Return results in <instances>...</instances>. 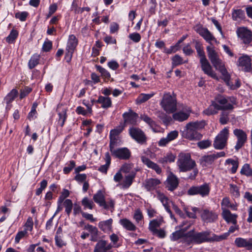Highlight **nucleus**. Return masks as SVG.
I'll list each match as a JSON object with an SVG mask.
<instances>
[{"label":"nucleus","instance_id":"09e8293b","mask_svg":"<svg viewBox=\"0 0 252 252\" xmlns=\"http://www.w3.org/2000/svg\"><path fill=\"white\" fill-rule=\"evenodd\" d=\"M63 205L65 208V211L69 216L72 209L73 204L72 201L70 199H67L64 201Z\"/></svg>","mask_w":252,"mask_h":252},{"label":"nucleus","instance_id":"0eeeda50","mask_svg":"<svg viewBox=\"0 0 252 252\" xmlns=\"http://www.w3.org/2000/svg\"><path fill=\"white\" fill-rule=\"evenodd\" d=\"M161 107L167 113H173L177 109V101L174 94L169 93H165L160 102Z\"/></svg>","mask_w":252,"mask_h":252},{"label":"nucleus","instance_id":"f3484780","mask_svg":"<svg viewBox=\"0 0 252 252\" xmlns=\"http://www.w3.org/2000/svg\"><path fill=\"white\" fill-rule=\"evenodd\" d=\"M238 65L242 67V69L246 72H249L252 69L251 59L247 55H244L239 58Z\"/></svg>","mask_w":252,"mask_h":252},{"label":"nucleus","instance_id":"e2e57ef3","mask_svg":"<svg viewBox=\"0 0 252 252\" xmlns=\"http://www.w3.org/2000/svg\"><path fill=\"white\" fill-rule=\"evenodd\" d=\"M128 37L135 43L139 42L141 40V37L139 33L133 32L128 35Z\"/></svg>","mask_w":252,"mask_h":252},{"label":"nucleus","instance_id":"052dcab7","mask_svg":"<svg viewBox=\"0 0 252 252\" xmlns=\"http://www.w3.org/2000/svg\"><path fill=\"white\" fill-rule=\"evenodd\" d=\"M67 166L64 167L63 171L65 174L69 173L75 166V162L73 160H71L67 164Z\"/></svg>","mask_w":252,"mask_h":252},{"label":"nucleus","instance_id":"8fccbe9b","mask_svg":"<svg viewBox=\"0 0 252 252\" xmlns=\"http://www.w3.org/2000/svg\"><path fill=\"white\" fill-rule=\"evenodd\" d=\"M95 67L97 71H98L101 74V76L105 79H110L111 75L110 73L106 70L105 68H103L100 65H95Z\"/></svg>","mask_w":252,"mask_h":252},{"label":"nucleus","instance_id":"37998d69","mask_svg":"<svg viewBox=\"0 0 252 252\" xmlns=\"http://www.w3.org/2000/svg\"><path fill=\"white\" fill-rule=\"evenodd\" d=\"M229 121V113L225 111V110H223L220 115V123L221 125H225L227 124Z\"/></svg>","mask_w":252,"mask_h":252},{"label":"nucleus","instance_id":"aec40b11","mask_svg":"<svg viewBox=\"0 0 252 252\" xmlns=\"http://www.w3.org/2000/svg\"><path fill=\"white\" fill-rule=\"evenodd\" d=\"M200 213L202 220L207 223L213 222L218 218L216 213L208 210H203Z\"/></svg>","mask_w":252,"mask_h":252},{"label":"nucleus","instance_id":"a19ab883","mask_svg":"<svg viewBox=\"0 0 252 252\" xmlns=\"http://www.w3.org/2000/svg\"><path fill=\"white\" fill-rule=\"evenodd\" d=\"M125 125L121 124L119 126H117L115 128L112 129L110 132V135L115 137H119V134L123 131L125 128Z\"/></svg>","mask_w":252,"mask_h":252},{"label":"nucleus","instance_id":"a211bd4d","mask_svg":"<svg viewBox=\"0 0 252 252\" xmlns=\"http://www.w3.org/2000/svg\"><path fill=\"white\" fill-rule=\"evenodd\" d=\"M238 36L241 38L245 44H249L252 39V32L245 28H240L237 31Z\"/></svg>","mask_w":252,"mask_h":252},{"label":"nucleus","instance_id":"69168bd1","mask_svg":"<svg viewBox=\"0 0 252 252\" xmlns=\"http://www.w3.org/2000/svg\"><path fill=\"white\" fill-rule=\"evenodd\" d=\"M178 135L179 133L178 131L173 130L168 133L166 137L171 142L177 138Z\"/></svg>","mask_w":252,"mask_h":252},{"label":"nucleus","instance_id":"9b49d317","mask_svg":"<svg viewBox=\"0 0 252 252\" xmlns=\"http://www.w3.org/2000/svg\"><path fill=\"white\" fill-rule=\"evenodd\" d=\"M128 132L132 138L135 140L138 143L142 145L146 143L147 136L140 128L132 127L129 129Z\"/></svg>","mask_w":252,"mask_h":252},{"label":"nucleus","instance_id":"ea45409f","mask_svg":"<svg viewBox=\"0 0 252 252\" xmlns=\"http://www.w3.org/2000/svg\"><path fill=\"white\" fill-rule=\"evenodd\" d=\"M82 204L84 209H93L95 205L93 200L89 199L88 197H84L82 200Z\"/></svg>","mask_w":252,"mask_h":252},{"label":"nucleus","instance_id":"473e14b6","mask_svg":"<svg viewBox=\"0 0 252 252\" xmlns=\"http://www.w3.org/2000/svg\"><path fill=\"white\" fill-rule=\"evenodd\" d=\"M175 157V156L172 153L168 152L163 157L159 158L158 162L163 164L168 162H172L174 161Z\"/></svg>","mask_w":252,"mask_h":252},{"label":"nucleus","instance_id":"603ef678","mask_svg":"<svg viewBox=\"0 0 252 252\" xmlns=\"http://www.w3.org/2000/svg\"><path fill=\"white\" fill-rule=\"evenodd\" d=\"M185 234L186 233H184L180 231H176L172 234L171 239L172 241H175L179 240L180 238H182V242H183L184 237Z\"/></svg>","mask_w":252,"mask_h":252},{"label":"nucleus","instance_id":"c03bdc74","mask_svg":"<svg viewBox=\"0 0 252 252\" xmlns=\"http://www.w3.org/2000/svg\"><path fill=\"white\" fill-rule=\"evenodd\" d=\"M172 65L176 66L187 62V61H184L183 58L179 55H175L172 58Z\"/></svg>","mask_w":252,"mask_h":252},{"label":"nucleus","instance_id":"338daca9","mask_svg":"<svg viewBox=\"0 0 252 252\" xmlns=\"http://www.w3.org/2000/svg\"><path fill=\"white\" fill-rule=\"evenodd\" d=\"M153 235H157L159 238H164L166 236V233L163 229H157L152 232Z\"/></svg>","mask_w":252,"mask_h":252},{"label":"nucleus","instance_id":"864d4df0","mask_svg":"<svg viewBox=\"0 0 252 252\" xmlns=\"http://www.w3.org/2000/svg\"><path fill=\"white\" fill-rule=\"evenodd\" d=\"M158 117L166 125H168L171 121V118L170 116L162 112H159Z\"/></svg>","mask_w":252,"mask_h":252},{"label":"nucleus","instance_id":"6e6552de","mask_svg":"<svg viewBox=\"0 0 252 252\" xmlns=\"http://www.w3.org/2000/svg\"><path fill=\"white\" fill-rule=\"evenodd\" d=\"M229 135V128L225 127L216 137L213 143L214 148L217 150L223 149L227 145Z\"/></svg>","mask_w":252,"mask_h":252},{"label":"nucleus","instance_id":"a18cd8bd","mask_svg":"<svg viewBox=\"0 0 252 252\" xmlns=\"http://www.w3.org/2000/svg\"><path fill=\"white\" fill-rule=\"evenodd\" d=\"M18 35V32L16 30H12L9 35L6 37V41L8 43H12L14 42Z\"/></svg>","mask_w":252,"mask_h":252},{"label":"nucleus","instance_id":"39448f33","mask_svg":"<svg viewBox=\"0 0 252 252\" xmlns=\"http://www.w3.org/2000/svg\"><path fill=\"white\" fill-rule=\"evenodd\" d=\"M208 56L211 63L216 70H219L224 77L225 81L230 78L229 75L225 67L224 64L220 59L218 53L212 46H208L206 48Z\"/></svg>","mask_w":252,"mask_h":252},{"label":"nucleus","instance_id":"423d86ee","mask_svg":"<svg viewBox=\"0 0 252 252\" xmlns=\"http://www.w3.org/2000/svg\"><path fill=\"white\" fill-rule=\"evenodd\" d=\"M204 126V123L202 122H190L186 125L185 137L189 140H198L202 138V135L198 132V130Z\"/></svg>","mask_w":252,"mask_h":252},{"label":"nucleus","instance_id":"79ce46f5","mask_svg":"<svg viewBox=\"0 0 252 252\" xmlns=\"http://www.w3.org/2000/svg\"><path fill=\"white\" fill-rule=\"evenodd\" d=\"M240 173L241 174L247 176H252V169L249 164H245L241 168Z\"/></svg>","mask_w":252,"mask_h":252},{"label":"nucleus","instance_id":"6e6d98bb","mask_svg":"<svg viewBox=\"0 0 252 252\" xmlns=\"http://www.w3.org/2000/svg\"><path fill=\"white\" fill-rule=\"evenodd\" d=\"M29 15L28 12H18L15 14V18L19 19L21 21H25L26 19Z\"/></svg>","mask_w":252,"mask_h":252},{"label":"nucleus","instance_id":"393cba45","mask_svg":"<svg viewBox=\"0 0 252 252\" xmlns=\"http://www.w3.org/2000/svg\"><path fill=\"white\" fill-rule=\"evenodd\" d=\"M141 160L142 162L145 164L148 168L154 170L157 174H160L161 172V169L156 163L153 162L149 158L145 156H142Z\"/></svg>","mask_w":252,"mask_h":252},{"label":"nucleus","instance_id":"49530a36","mask_svg":"<svg viewBox=\"0 0 252 252\" xmlns=\"http://www.w3.org/2000/svg\"><path fill=\"white\" fill-rule=\"evenodd\" d=\"M140 118L141 120L147 123L151 127L153 128L155 126V122L148 115L142 114L140 115Z\"/></svg>","mask_w":252,"mask_h":252},{"label":"nucleus","instance_id":"72a5a7b5","mask_svg":"<svg viewBox=\"0 0 252 252\" xmlns=\"http://www.w3.org/2000/svg\"><path fill=\"white\" fill-rule=\"evenodd\" d=\"M155 95V93H152L149 94H141L139 95L138 97L137 98L136 100V103L137 104H141L143 103L147 100H148L149 99H150L151 97H152Z\"/></svg>","mask_w":252,"mask_h":252},{"label":"nucleus","instance_id":"f257e3e1","mask_svg":"<svg viewBox=\"0 0 252 252\" xmlns=\"http://www.w3.org/2000/svg\"><path fill=\"white\" fill-rule=\"evenodd\" d=\"M218 242L217 235L210 230L196 232L191 230L185 234L183 243L187 246L192 244H200L205 242Z\"/></svg>","mask_w":252,"mask_h":252},{"label":"nucleus","instance_id":"774afa93","mask_svg":"<svg viewBox=\"0 0 252 252\" xmlns=\"http://www.w3.org/2000/svg\"><path fill=\"white\" fill-rule=\"evenodd\" d=\"M32 91V89L29 87H25L24 90H21L20 94V99H23L26 97Z\"/></svg>","mask_w":252,"mask_h":252},{"label":"nucleus","instance_id":"5fc2aeb1","mask_svg":"<svg viewBox=\"0 0 252 252\" xmlns=\"http://www.w3.org/2000/svg\"><path fill=\"white\" fill-rule=\"evenodd\" d=\"M110 239L111 242L113 243L112 246L113 248H118L121 245L117 244V242L119 241V238L117 235L115 233H113L111 235H110Z\"/></svg>","mask_w":252,"mask_h":252},{"label":"nucleus","instance_id":"7ed1b4c3","mask_svg":"<svg viewBox=\"0 0 252 252\" xmlns=\"http://www.w3.org/2000/svg\"><path fill=\"white\" fill-rule=\"evenodd\" d=\"M233 105L228 102V100L223 95H218L215 97V100L212 101L211 104L203 112L207 116L215 115L219 110H232Z\"/></svg>","mask_w":252,"mask_h":252},{"label":"nucleus","instance_id":"f03ea898","mask_svg":"<svg viewBox=\"0 0 252 252\" xmlns=\"http://www.w3.org/2000/svg\"><path fill=\"white\" fill-rule=\"evenodd\" d=\"M177 164L180 172H187L193 169V173L190 174L189 178L191 180L195 178L198 171L197 168H195V162L191 158L189 154L181 153L179 155Z\"/></svg>","mask_w":252,"mask_h":252},{"label":"nucleus","instance_id":"bf43d9fd","mask_svg":"<svg viewBox=\"0 0 252 252\" xmlns=\"http://www.w3.org/2000/svg\"><path fill=\"white\" fill-rule=\"evenodd\" d=\"M84 229L87 230H88L91 233V235L98 234V229L95 226H93L89 224L85 226Z\"/></svg>","mask_w":252,"mask_h":252},{"label":"nucleus","instance_id":"412c9836","mask_svg":"<svg viewBox=\"0 0 252 252\" xmlns=\"http://www.w3.org/2000/svg\"><path fill=\"white\" fill-rule=\"evenodd\" d=\"M167 188L170 191L175 190L178 186L179 180L178 178L172 173L168 175L167 180Z\"/></svg>","mask_w":252,"mask_h":252},{"label":"nucleus","instance_id":"c9c22d12","mask_svg":"<svg viewBox=\"0 0 252 252\" xmlns=\"http://www.w3.org/2000/svg\"><path fill=\"white\" fill-rule=\"evenodd\" d=\"M39 59L40 56L39 55L36 54L33 55L28 63L29 68L32 69L37 65L39 63Z\"/></svg>","mask_w":252,"mask_h":252},{"label":"nucleus","instance_id":"6ab92c4d","mask_svg":"<svg viewBox=\"0 0 252 252\" xmlns=\"http://www.w3.org/2000/svg\"><path fill=\"white\" fill-rule=\"evenodd\" d=\"M123 117L125 125L126 124L135 125L136 123L138 115L130 109L128 112H125L123 114Z\"/></svg>","mask_w":252,"mask_h":252},{"label":"nucleus","instance_id":"680f3d73","mask_svg":"<svg viewBox=\"0 0 252 252\" xmlns=\"http://www.w3.org/2000/svg\"><path fill=\"white\" fill-rule=\"evenodd\" d=\"M158 198L162 203L165 209L169 208L168 206V198L162 194H159L158 195Z\"/></svg>","mask_w":252,"mask_h":252},{"label":"nucleus","instance_id":"58836bf2","mask_svg":"<svg viewBox=\"0 0 252 252\" xmlns=\"http://www.w3.org/2000/svg\"><path fill=\"white\" fill-rule=\"evenodd\" d=\"M229 191L232 196L238 198L240 196V193L239 188L236 185L229 184Z\"/></svg>","mask_w":252,"mask_h":252},{"label":"nucleus","instance_id":"7c9ffc66","mask_svg":"<svg viewBox=\"0 0 252 252\" xmlns=\"http://www.w3.org/2000/svg\"><path fill=\"white\" fill-rule=\"evenodd\" d=\"M234 225V226H231L230 227L228 232L220 235H217V239H218V242L226 239L229 236L230 233H233L235 230L239 229V226L237 225V224Z\"/></svg>","mask_w":252,"mask_h":252},{"label":"nucleus","instance_id":"f704fd0d","mask_svg":"<svg viewBox=\"0 0 252 252\" xmlns=\"http://www.w3.org/2000/svg\"><path fill=\"white\" fill-rule=\"evenodd\" d=\"M215 160L213 155L204 156L200 159L201 164L204 166L211 164Z\"/></svg>","mask_w":252,"mask_h":252},{"label":"nucleus","instance_id":"bb28decb","mask_svg":"<svg viewBox=\"0 0 252 252\" xmlns=\"http://www.w3.org/2000/svg\"><path fill=\"white\" fill-rule=\"evenodd\" d=\"M112 222L113 220L112 219L104 221H101L99 222L98 227L103 232L105 233L108 232L112 230Z\"/></svg>","mask_w":252,"mask_h":252},{"label":"nucleus","instance_id":"a878e982","mask_svg":"<svg viewBox=\"0 0 252 252\" xmlns=\"http://www.w3.org/2000/svg\"><path fill=\"white\" fill-rule=\"evenodd\" d=\"M160 183V181L157 179L150 178L145 180L144 186L148 191H151L155 189Z\"/></svg>","mask_w":252,"mask_h":252},{"label":"nucleus","instance_id":"5701e85b","mask_svg":"<svg viewBox=\"0 0 252 252\" xmlns=\"http://www.w3.org/2000/svg\"><path fill=\"white\" fill-rule=\"evenodd\" d=\"M197 32L209 43H211L212 41L217 42L216 38L207 28H202L198 29Z\"/></svg>","mask_w":252,"mask_h":252},{"label":"nucleus","instance_id":"cd10ccee","mask_svg":"<svg viewBox=\"0 0 252 252\" xmlns=\"http://www.w3.org/2000/svg\"><path fill=\"white\" fill-rule=\"evenodd\" d=\"M96 102L101 104V107L103 108L106 109L110 107L112 105L111 98L109 97L99 96L98 99L96 100Z\"/></svg>","mask_w":252,"mask_h":252},{"label":"nucleus","instance_id":"dca6fc26","mask_svg":"<svg viewBox=\"0 0 252 252\" xmlns=\"http://www.w3.org/2000/svg\"><path fill=\"white\" fill-rule=\"evenodd\" d=\"M234 244L238 248H244L247 250H252V238L245 239L237 237L235 239Z\"/></svg>","mask_w":252,"mask_h":252},{"label":"nucleus","instance_id":"e433bc0d","mask_svg":"<svg viewBox=\"0 0 252 252\" xmlns=\"http://www.w3.org/2000/svg\"><path fill=\"white\" fill-rule=\"evenodd\" d=\"M161 220L157 219L151 220L149 223V229L152 232L155 231L161 224Z\"/></svg>","mask_w":252,"mask_h":252},{"label":"nucleus","instance_id":"3c124183","mask_svg":"<svg viewBox=\"0 0 252 252\" xmlns=\"http://www.w3.org/2000/svg\"><path fill=\"white\" fill-rule=\"evenodd\" d=\"M59 116V119L58 123L61 126H63L64 124V122L66 119V111L65 109H63L61 112L58 113Z\"/></svg>","mask_w":252,"mask_h":252},{"label":"nucleus","instance_id":"2f4dec72","mask_svg":"<svg viewBox=\"0 0 252 252\" xmlns=\"http://www.w3.org/2000/svg\"><path fill=\"white\" fill-rule=\"evenodd\" d=\"M93 199L95 203L101 207L104 204L105 201L104 195L101 190H98L96 193L94 194Z\"/></svg>","mask_w":252,"mask_h":252},{"label":"nucleus","instance_id":"0e129e2a","mask_svg":"<svg viewBox=\"0 0 252 252\" xmlns=\"http://www.w3.org/2000/svg\"><path fill=\"white\" fill-rule=\"evenodd\" d=\"M183 51L187 56H190L194 52V51L192 49L190 44L186 45L183 48Z\"/></svg>","mask_w":252,"mask_h":252},{"label":"nucleus","instance_id":"de8ad7c7","mask_svg":"<svg viewBox=\"0 0 252 252\" xmlns=\"http://www.w3.org/2000/svg\"><path fill=\"white\" fill-rule=\"evenodd\" d=\"M232 15L233 20L236 21L238 19H243L245 16V13L242 10L237 9L233 11Z\"/></svg>","mask_w":252,"mask_h":252},{"label":"nucleus","instance_id":"f8f14e48","mask_svg":"<svg viewBox=\"0 0 252 252\" xmlns=\"http://www.w3.org/2000/svg\"><path fill=\"white\" fill-rule=\"evenodd\" d=\"M233 133L237 139L236 144L234 148L236 151H238L246 142L247 140V135L244 130L238 128L235 129L233 130Z\"/></svg>","mask_w":252,"mask_h":252},{"label":"nucleus","instance_id":"4468645a","mask_svg":"<svg viewBox=\"0 0 252 252\" xmlns=\"http://www.w3.org/2000/svg\"><path fill=\"white\" fill-rule=\"evenodd\" d=\"M111 153L113 157L120 159L127 160L131 156L130 150L126 147L115 149Z\"/></svg>","mask_w":252,"mask_h":252},{"label":"nucleus","instance_id":"4d7b16f0","mask_svg":"<svg viewBox=\"0 0 252 252\" xmlns=\"http://www.w3.org/2000/svg\"><path fill=\"white\" fill-rule=\"evenodd\" d=\"M197 146L201 149H206L211 145V141L209 140H202L197 143Z\"/></svg>","mask_w":252,"mask_h":252},{"label":"nucleus","instance_id":"20e7f679","mask_svg":"<svg viewBox=\"0 0 252 252\" xmlns=\"http://www.w3.org/2000/svg\"><path fill=\"white\" fill-rule=\"evenodd\" d=\"M195 48L198 56L200 58L201 67L204 73L212 78L218 79L217 74L213 70L206 57L202 44L197 40H195Z\"/></svg>","mask_w":252,"mask_h":252},{"label":"nucleus","instance_id":"9d476101","mask_svg":"<svg viewBox=\"0 0 252 252\" xmlns=\"http://www.w3.org/2000/svg\"><path fill=\"white\" fill-rule=\"evenodd\" d=\"M78 44V40L73 34L70 35L66 48L65 59L69 63L72 58V54Z\"/></svg>","mask_w":252,"mask_h":252},{"label":"nucleus","instance_id":"c756f323","mask_svg":"<svg viewBox=\"0 0 252 252\" xmlns=\"http://www.w3.org/2000/svg\"><path fill=\"white\" fill-rule=\"evenodd\" d=\"M120 223L125 229L129 231H135L136 229V226L131 221L126 219L120 220Z\"/></svg>","mask_w":252,"mask_h":252},{"label":"nucleus","instance_id":"ddd939ff","mask_svg":"<svg viewBox=\"0 0 252 252\" xmlns=\"http://www.w3.org/2000/svg\"><path fill=\"white\" fill-rule=\"evenodd\" d=\"M191 110L188 106H184L181 110L173 113L172 115L174 121L182 122L188 120L190 116Z\"/></svg>","mask_w":252,"mask_h":252},{"label":"nucleus","instance_id":"13d9d810","mask_svg":"<svg viewBox=\"0 0 252 252\" xmlns=\"http://www.w3.org/2000/svg\"><path fill=\"white\" fill-rule=\"evenodd\" d=\"M133 218L137 223H139V222L143 219L142 212L139 209H137L135 211Z\"/></svg>","mask_w":252,"mask_h":252},{"label":"nucleus","instance_id":"c85d7f7f","mask_svg":"<svg viewBox=\"0 0 252 252\" xmlns=\"http://www.w3.org/2000/svg\"><path fill=\"white\" fill-rule=\"evenodd\" d=\"M135 175V172H131L129 174L125 176V180L122 184L123 188L127 189L131 186Z\"/></svg>","mask_w":252,"mask_h":252},{"label":"nucleus","instance_id":"b1692460","mask_svg":"<svg viewBox=\"0 0 252 252\" xmlns=\"http://www.w3.org/2000/svg\"><path fill=\"white\" fill-rule=\"evenodd\" d=\"M222 216L223 219L228 223L231 222L233 224H236L237 223V215L232 214L229 210L227 209H223Z\"/></svg>","mask_w":252,"mask_h":252},{"label":"nucleus","instance_id":"4be33fe9","mask_svg":"<svg viewBox=\"0 0 252 252\" xmlns=\"http://www.w3.org/2000/svg\"><path fill=\"white\" fill-rule=\"evenodd\" d=\"M18 91L15 89H13L4 97V101L6 104L5 106L6 110H9L11 109L12 107L11 103L18 96Z\"/></svg>","mask_w":252,"mask_h":252},{"label":"nucleus","instance_id":"2eb2a0df","mask_svg":"<svg viewBox=\"0 0 252 252\" xmlns=\"http://www.w3.org/2000/svg\"><path fill=\"white\" fill-rule=\"evenodd\" d=\"M113 248L111 244L104 240H100L96 244L94 252H114L110 250Z\"/></svg>","mask_w":252,"mask_h":252},{"label":"nucleus","instance_id":"1a4fd4ad","mask_svg":"<svg viewBox=\"0 0 252 252\" xmlns=\"http://www.w3.org/2000/svg\"><path fill=\"white\" fill-rule=\"evenodd\" d=\"M210 188L208 184H204L199 186H192L188 190V194L189 195H200L202 197L209 194Z\"/></svg>","mask_w":252,"mask_h":252},{"label":"nucleus","instance_id":"4c0bfd02","mask_svg":"<svg viewBox=\"0 0 252 252\" xmlns=\"http://www.w3.org/2000/svg\"><path fill=\"white\" fill-rule=\"evenodd\" d=\"M110 138V143H109V148L110 152L114 150L115 147L119 145V137H115L112 135H109Z\"/></svg>","mask_w":252,"mask_h":252}]
</instances>
